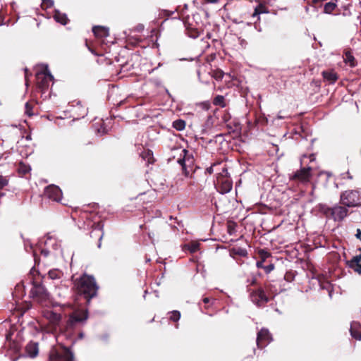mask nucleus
<instances>
[{"instance_id": "nucleus-1", "label": "nucleus", "mask_w": 361, "mask_h": 361, "mask_svg": "<svg viewBox=\"0 0 361 361\" xmlns=\"http://www.w3.org/2000/svg\"><path fill=\"white\" fill-rule=\"evenodd\" d=\"M75 287L79 294L84 295L90 302L91 298L97 295L98 286L93 276L83 274L75 281Z\"/></svg>"}, {"instance_id": "nucleus-2", "label": "nucleus", "mask_w": 361, "mask_h": 361, "mask_svg": "<svg viewBox=\"0 0 361 361\" xmlns=\"http://www.w3.org/2000/svg\"><path fill=\"white\" fill-rule=\"evenodd\" d=\"M341 202L348 207L361 205V195L358 190H346L341 195Z\"/></svg>"}, {"instance_id": "nucleus-3", "label": "nucleus", "mask_w": 361, "mask_h": 361, "mask_svg": "<svg viewBox=\"0 0 361 361\" xmlns=\"http://www.w3.org/2000/svg\"><path fill=\"white\" fill-rule=\"evenodd\" d=\"M216 185L219 192L226 194L229 192L233 187V183L229 176H228V171L224 168L222 173H220L216 179Z\"/></svg>"}, {"instance_id": "nucleus-4", "label": "nucleus", "mask_w": 361, "mask_h": 361, "mask_svg": "<svg viewBox=\"0 0 361 361\" xmlns=\"http://www.w3.org/2000/svg\"><path fill=\"white\" fill-rule=\"evenodd\" d=\"M180 156H183V158L178 159V163L182 166L185 176L188 177L190 172L193 171L194 158L185 149H181Z\"/></svg>"}, {"instance_id": "nucleus-5", "label": "nucleus", "mask_w": 361, "mask_h": 361, "mask_svg": "<svg viewBox=\"0 0 361 361\" xmlns=\"http://www.w3.org/2000/svg\"><path fill=\"white\" fill-rule=\"evenodd\" d=\"M36 79L38 87L44 90L48 87L49 82L54 80V76L51 74L48 66H46L44 71L37 73Z\"/></svg>"}, {"instance_id": "nucleus-6", "label": "nucleus", "mask_w": 361, "mask_h": 361, "mask_svg": "<svg viewBox=\"0 0 361 361\" xmlns=\"http://www.w3.org/2000/svg\"><path fill=\"white\" fill-rule=\"evenodd\" d=\"M74 358L73 353L67 348H63V354L59 353L55 348H53L49 354V359L52 361L61 360L63 361H73Z\"/></svg>"}, {"instance_id": "nucleus-7", "label": "nucleus", "mask_w": 361, "mask_h": 361, "mask_svg": "<svg viewBox=\"0 0 361 361\" xmlns=\"http://www.w3.org/2000/svg\"><path fill=\"white\" fill-rule=\"evenodd\" d=\"M30 295L38 301H42L48 298V293L44 286L39 283H34L30 290Z\"/></svg>"}, {"instance_id": "nucleus-8", "label": "nucleus", "mask_w": 361, "mask_h": 361, "mask_svg": "<svg viewBox=\"0 0 361 361\" xmlns=\"http://www.w3.org/2000/svg\"><path fill=\"white\" fill-rule=\"evenodd\" d=\"M44 195L48 199L58 202H60L62 198V192L61 189L54 185L47 186L45 188Z\"/></svg>"}, {"instance_id": "nucleus-9", "label": "nucleus", "mask_w": 361, "mask_h": 361, "mask_svg": "<svg viewBox=\"0 0 361 361\" xmlns=\"http://www.w3.org/2000/svg\"><path fill=\"white\" fill-rule=\"evenodd\" d=\"M250 299L252 302L257 306H262L268 302V298L264 290L261 288L257 289L250 293Z\"/></svg>"}, {"instance_id": "nucleus-10", "label": "nucleus", "mask_w": 361, "mask_h": 361, "mask_svg": "<svg viewBox=\"0 0 361 361\" xmlns=\"http://www.w3.org/2000/svg\"><path fill=\"white\" fill-rule=\"evenodd\" d=\"M272 341L269 331L266 329H262L257 334V345L259 348H263Z\"/></svg>"}, {"instance_id": "nucleus-11", "label": "nucleus", "mask_w": 361, "mask_h": 361, "mask_svg": "<svg viewBox=\"0 0 361 361\" xmlns=\"http://www.w3.org/2000/svg\"><path fill=\"white\" fill-rule=\"evenodd\" d=\"M87 319V313L85 311H75L70 316L68 325L72 326L78 322H82Z\"/></svg>"}, {"instance_id": "nucleus-12", "label": "nucleus", "mask_w": 361, "mask_h": 361, "mask_svg": "<svg viewBox=\"0 0 361 361\" xmlns=\"http://www.w3.org/2000/svg\"><path fill=\"white\" fill-rule=\"evenodd\" d=\"M43 316L45 319H47L49 322L53 326V327L56 328L59 325V323L61 319V316L59 314H57L52 310H46L43 312Z\"/></svg>"}, {"instance_id": "nucleus-13", "label": "nucleus", "mask_w": 361, "mask_h": 361, "mask_svg": "<svg viewBox=\"0 0 361 361\" xmlns=\"http://www.w3.org/2000/svg\"><path fill=\"white\" fill-rule=\"evenodd\" d=\"M347 214L348 209L345 207L337 205L333 207L331 218L336 221H341L344 219Z\"/></svg>"}, {"instance_id": "nucleus-14", "label": "nucleus", "mask_w": 361, "mask_h": 361, "mask_svg": "<svg viewBox=\"0 0 361 361\" xmlns=\"http://www.w3.org/2000/svg\"><path fill=\"white\" fill-rule=\"evenodd\" d=\"M311 167H304L298 171L293 176V179L300 181H308L310 177Z\"/></svg>"}, {"instance_id": "nucleus-15", "label": "nucleus", "mask_w": 361, "mask_h": 361, "mask_svg": "<svg viewBox=\"0 0 361 361\" xmlns=\"http://www.w3.org/2000/svg\"><path fill=\"white\" fill-rule=\"evenodd\" d=\"M350 331L353 338L356 340L361 339V325L359 322H353L350 324Z\"/></svg>"}, {"instance_id": "nucleus-16", "label": "nucleus", "mask_w": 361, "mask_h": 361, "mask_svg": "<svg viewBox=\"0 0 361 361\" xmlns=\"http://www.w3.org/2000/svg\"><path fill=\"white\" fill-rule=\"evenodd\" d=\"M348 265L355 272L361 274V254L353 257V259L348 262Z\"/></svg>"}, {"instance_id": "nucleus-17", "label": "nucleus", "mask_w": 361, "mask_h": 361, "mask_svg": "<svg viewBox=\"0 0 361 361\" xmlns=\"http://www.w3.org/2000/svg\"><path fill=\"white\" fill-rule=\"evenodd\" d=\"M27 355L30 357H35L38 355V343L36 342H30L25 348Z\"/></svg>"}, {"instance_id": "nucleus-18", "label": "nucleus", "mask_w": 361, "mask_h": 361, "mask_svg": "<svg viewBox=\"0 0 361 361\" xmlns=\"http://www.w3.org/2000/svg\"><path fill=\"white\" fill-rule=\"evenodd\" d=\"M92 32L97 37H106L109 36V28L104 26H94L92 27Z\"/></svg>"}, {"instance_id": "nucleus-19", "label": "nucleus", "mask_w": 361, "mask_h": 361, "mask_svg": "<svg viewBox=\"0 0 361 361\" xmlns=\"http://www.w3.org/2000/svg\"><path fill=\"white\" fill-rule=\"evenodd\" d=\"M54 18L57 22L62 25H66L68 22L66 14L61 13L59 11L56 10L54 14Z\"/></svg>"}, {"instance_id": "nucleus-20", "label": "nucleus", "mask_w": 361, "mask_h": 361, "mask_svg": "<svg viewBox=\"0 0 361 361\" xmlns=\"http://www.w3.org/2000/svg\"><path fill=\"white\" fill-rule=\"evenodd\" d=\"M322 75L330 83H334L338 79L336 73L334 71H323Z\"/></svg>"}, {"instance_id": "nucleus-21", "label": "nucleus", "mask_w": 361, "mask_h": 361, "mask_svg": "<svg viewBox=\"0 0 361 361\" xmlns=\"http://www.w3.org/2000/svg\"><path fill=\"white\" fill-rule=\"evenodd\" d=\"M333 207H329L326 204L319 205V211L328 218H331Z\"/></svg>"}, {"instance_id": "nucleus-22", "label": "nucleus", "mask_w": 361, "mask_h": 361, "mask_svg": "<svg viewBox=\"0 0 361 361\" xmlns=\"http://www.w3.org/2000/svg\"><path fill=\"white\" fill-rule=\"evenodd\" d=\"M173 127L178 131L183 130L185 127V122L181 119H177L173 122Z\"/></svg>"}, {"instance_id": "nucleus-23", "label": "nucleus", "mask_w": 361, "mask_h": 361, "mask_svg": "<svg viewBox=\"0 0 361 361\" xmlns=\"http://www.w3.org/2000/svg\"><path fill=\"white\" fill-rule=\"evenodd\" d=\"M213 104L215 106H219L221 107H224L226 106L224 97L221 96V95H217L214 99Z\"/></svg>"}, {"instance_id": "nucleus-24", "label": "nucleus", "mask_w": 361, "mask_h": 361, "mask_svg": "<svg viewBox=\"0 0 361 361\" xmlns=\"http://www.w3.org/2000/svg\"><path fill=\"white\" fill-rule=\"evenodd\" d=\"M62 273L59 269H52L50 270L48 273L49 278L51 279H59L61 276Z\"/></svg>"}, {"instance_id": "nucleus-25", "label": "nucleus", "mask_w": 361, "mask_h": 361, "mask_svg": "<svg viewBox=\"0 0 361 361\" xmlns=\"http://www.w3.org/2000/svg\"><path fill=\"white\" fill-rule=\"evenodd\" d=\"M336 4L333 2H328L324 5V12L326 13H331L336 8Z\"/></svg>"}, {"instance_id": "nucleus-26", "label": "nucleus", "mask_w": 361, "mask_h": 361, "mask_svg": "<svg viewBox=\"0 0 361 361\" xmlns=\"http://www.w3.org/2000/svg\"><path fill=\"white\" fill-rule=\"evenodd\" d=\"M200 244L198 243H191L185 245L190 252H195L199 249Z\"/></svg>"}, {"instance_id": "nucleus-27", "label": "nucleus", "mask_w": 361, "mask_h": 361, "mask_svg": "<svg viewBox=\"0 0 361 361\" xmlns=\"http://www.w3.org/2000/svg\"><path fill=\"white\" fill-rule=\"evenodd\" d=\"M345 62L349 63L351 66H355V58L349 51L345 52Z\"/></svg>"}, {"instance_id": "nucleus-28", "label": "nucleus", "mask_w": 361, "mask_h": 361, "mask_svg": "<svg viewBox=\"0 0 361 361\" xmlns=\"http://www.w3.org/2000/svg\"><path fill=\"white\" fill-rule=\"evenodd\" d=\"M180 312H178L177 310H174L171 312V317H170L171 320H172L173 322H177L180 319Z\"/></svg>"}, {"instance_id": "nucleus-29", "label": "nucleus", "mask_w": 361, "mask_h": 361, "mask_svg": "<svg viewBox=\"0 0 361 361\" xmlns=\"http://www.w3.org/2000/svg\"><path fill=\"white\" fill-rule=\"evenodd\" d=\"M30 170V167L28 166H26L25 164H20V166H19V169H18V171L20 173H23V174H26L27 173H28Z\"/></svg>"}, {"instance_id": "nucleus-30", "label": "nucleus", "mask_w": 361, "mask_h": 361, "mask_svg": "<svg viewBox=\"0 0 361 361\" xmlns=\"http://www.w3.org/2000/svg\"><path fill=\"white\" fill-rule=\"evenodd\" d=\"M259 255L261 257V260L265 261L270 256V253L264 250H260L259 251Z\"/></svg>"}, {"instance_id": "nucleus-31", "label": "nucleus", "mask_w": 361, "mask_h": 361, "mask_svg": "<svg viewBox=\"0 0 361 361\" xmlns=\"http://www.w3.org/2000/svg\"><path fill=\"white\" fill-rule=\"evenodd\" d=\"M8 184V179L6 176H0V189H3Z\"/></svg>"}, {"instance_id": "nucleus-32", "label": "nucleus", "mask_w": 361, "mask_h": 361, "mask_svg": "<svg viewBox=\"0 0 361 361\" xmlns=\"http://www.w3.org/2000/svg\"><path fill=\"white\" fill-rule=\"evenodd\" d=\"M307 158L310 159V161H313L315 159V157H314V154H311L309 157H307L306 155H303L302 157V158H301V164H302L303 163H305V159H307Z\"/></svg>"}, {"instance_id": "nucleus-33", "label": "nucleus", "mask_w": 361, "mask_h": 361, "mask_svg": "<svg viewBox=\"0 0 361 361\" xmlns=\"http://www.w3.org/2000/svg\"><path fill=\"white\" fill-rule=\"evenodd\" d=\"M263 269L266 273H270L272 270H274V264H271L269 265L264 266V267H263Z\"/></svg>"}, {"instance_id": "nucleus-34", "label": "nucleus", "mask_w": 361, "mask_h": 361, "mask_svg": "<svg viewBox=\"0 0 361 361\" xmlns=\"http://www.w3.org/2000/svg\"><path fill=\"white\" fill-rule=\"evenodd\" d=\"M31 109H31L30 105L28 103H26L25 104V113L29 116L32 115V113L31 112Z\"/></svg>"}, {"instance_id": "nucleus-35", "label": "nucleus", "mask_w": 361, "mask_h": 361, "mask_svg": "<svg viewBox=\"0 0 361 361\" xmlns=\"http://www.w3.org/2000/svg\"><path fill=\"white\" fill-rule=\"evenodd\" d=\"M44 4H46L47 7L53 6L54 1L52 0H42Z\"/></svg>"}, {"instance_id": "nucleus-36", "label": "nucleus", "mask_w": 361, "mask_h": 361, "mask_svg": "<svg viewBox=\"0 0 361 361\" xmlns=\"http://www.w3.org/2000/svg\"><path fill=\"white\" fill-rule=\"evenodd\" d=\"M189 37L196 38L199 35V32L197 30L193 31L192 33H188Z\"/></svg>"}, {"instance_id": "nucleus-37", "label": "nucleus", "mask_w": 361, "mask_h": 361, "mask_svg": "<svg viewBox=\"0 0 361 361\" xmlns=\"http://www.w3.org/2000/svg\"><path fill=\"white\" fill-rule=\"evenodd\" d=\"M264 262V261H262V260L257 261V263H256V266H257V268H262V269H263V267H264V266L263 265Z\"/></svg>"}, {"instance_id": "nucleus-38", "label": "nucleus", "mask_w": 361, "mask_h": 361, "mask_svg": "<svg viewBox=\"0 0 361 361\" xmlns=\"http://www.w3.org/2000/svg\"><path fill=\"white\" fill-rule=\"evenodd\" d=\"M247 283L248 285H254L256 283V279L255 277H252L250 279H247Z\"/></svg>"}, {"instance_id": "nucleus-39", "label": "nucleus", "mask_w": 361, "mask_h": 361, "mask_svg": "<svg viewBox=\"0 0 361 361\" xmlns=\"http://www.w3.org/2000/svg\"><path fill=\"white\" fill-rule=\"evenodd\" d=\"M263 11H260L259 8H256L255 10V12L253 13V16H255L257 15H259V13H262Z\"/></svg>"}, {"instance_id": "nucleus-40", "label": "nucleus", "mask_w": 361, "mask_h": 361, "mask_svg": "<svg viewBox=\"0 0 361 361\" xmlns=\"http://www.w3.org/2000/svg\"><path fill=\"white\" fill-rule=\"evenodd\" d=\"M206 171L209 173V174H212L213 173V166H211L209 167H208L207 169H206Z\"/></svg>"}, {"instance_id": "nucleus-41", "label": "nucleus", "mask_w": 361, "mask_h": 361, "mask_svg": "<svg viewBox=\"0 0 361 361\" xmlns=\"http://www.w3.org/2000/svg\"><path fill=\"white\" fill-rule=\"evenodd\" d=\"M288 116H282L281 114V111L278 114V115L276 116V118L278 119H283V118H287Z\"/></svg>"}, {"instance_id": "nucleus-42", "label": "nucleus", "mask_w": 361, "mask_h": 361, "mask_svg": "<svg viewBox=\"0 0 361 361\" xmlns=\"http://www.w3.org/2000/svg\"><path fill=\"white\" fill-rule=\"evenodd\" d=\"M356 235V237H357L358 239L361 240V231H360V229H357V233H356V235Z\"/></svg>"}, {"instance_id": "nucleus-43", "label": "nucleus", "mask_w": 361, "mask_h": 361, "mask_svg": "<svg viewBox=\"0 0 361 361\" xmlns=\"http://www.w3.org/2000/svg\"><path fill=\"white\" fill-rule=\"evenodd\" d=\"M42 254L45 256V257H47L49 254V252L47 250H42Z\"/></svg>"}, {"instance_id": "nucleus-44", "label": "nucleus", "mask_w": 361, "mask_h": 361, "mask_svg": "<svg viewBox=\"0 0 361 361\" xmlns=\"http://www.w3.org/2000/svg\"><path fill=\"white\" fill-rule=\"evenodd\" d=\"M102 237H103V233L101 234V235L99 236V244H98V247H101V240L102 239Z\"/></svg>"}, {"instance_id": "nucleus-45", "label": "nucleus", "mask_w": 361, "mask_h": 361, "mask_svg": "<svg viewBox=\"0 0 361 361\" xmlns=\"http://www.w3.org/2000/svg\"><path fill=\"white\" fill-rule=\"evenodd\" d=\"M203 302H204L205 304L209 303V298H204L203 299Z\"/></svg>"}, {"instance_id": "nucleus-46", "label": "nucleus", "mask_w": 361, "mask_h": 361, "mask_svg": "<svg viewBox=\"0 0 361 361\" xmlns=\"http://www.w3.org/2000/svg\"><path fill=\"white\" fill-rule=\"evenodd\" d=\"M219 78H223V73L221 72L219 73V75H218L217 76Z\"/></svg>"}, {"instance_id": "nucleus-47", "label": "nucleus", "mask_w": 361, "mask_h": 361, "mask_svg": "<svg viewBox=\"0 0 361 361\" xmlns=\"http://www.w3.org/2000/svg\"><path fill=\"white\" fill-rule=\"evenodd\" d=\"M86 114H87V112H86V110L85 109L83 114H82V117H84V116Z\"/></svg>"}, {"instance_id": "nucleus-48", "label": "nucleus", "mask_w": 361, "mask_h": 361, "mask_svg": "<svg viewBox=\"0 0 361 361\" xmlns=\"http://www.w3.org/2000/svg\"><path fill=\"white\" fill-rule=\"evenodd\" d=\"M4 195V194L3 192H0V198H1V197H3Z\"/></svg>"}, {"instance_id": "nucleus-49", "label": "nucleus", "mask_w": 361, "mask_h": 361, "mask_svg": "<svg viewBox=\"0 0 361 361\" xmlns=\"http://www.w3.org/2000/svg\"><path fill=\"white\" fill-rule=\"evenodd\" d=\"M188 184H189V185H192L193 183H192V181H190V182L188 183Z\"/></svg>"}]
</instances>
